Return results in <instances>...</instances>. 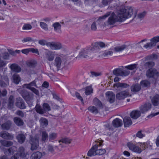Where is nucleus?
Returning a JSON list of instances; mask_svg holds the SVG:
<instances>
[{"label": "nucleus", "instance_id": "obj_1", "mask_svg": "<svg viewBox=\"0 0 159 159\" xmlns=\"http://www.w3.org/2000/svg\"><path fill=\"white\" fill-rule=\"evenodd\" d=\"M137 11L134 9L132 7H127L126 8H122L118 12L117 16L114 12L111 14L110 12H107L105 15L99 18V19H103L106 18L110 15L107 20L108 25H113L116 22H122L126 19L132 16L133 19L135 18L137 14Z\"/></svg>", "mask_w": 159, "mask_h": 159}, {"label": "nucleus", "instance_id": "obj_2", "mask_svg": "<svg viewBox=\"0 0 159 159\" xmlns=\"http://www.w3.org/2000/svg\"><path fill=\"white\" fill-rule=\"evenodd\" d=\"M95 142L97 143L95 144L89 151L87 153L88 156H94L96 155H102L106 153V150L105 149L98 148L99 146L100 147L102 145L103 141L98 140Z\"/></svg>", "mask_w": 159, "mask_h": 159}, {"label": "nucleus", "instance_id": "obj_3", "mask_svg": "<svg viewBox=\"0 0 159 159\" xmlns=\"http://www.w3.org/2000/svg\"><path fill=\"white\" fill-rule=\"evenodd\" d=\"M35 108L36 111L38 113L45 116H48L46 112L51 110L50 107L47 103H44L43 105V107L40 105H37Z\"/></svg>", "mask_w": 159, "mask_h": 159}, {"label": "nucleus", "instance_id": "obj_4", "mask_svg": "<svg viewBox=\"0 0 159 159\" xmlns=\"http://www.w3.org/2000/svg\"><path fill=\"white\" fill-rule=\"evenodd\" d=\"M39 137L36 134L34 136H30L29 143L31 145L30 150L34 151L37 149L39 146Z\"/></svg>", "mask_w": 159, "mask_h": 159}, {"label": "nucleus", "instance_id": "obj_5", "mask_svg": "<svg viewBox=\"0 0 159 159\" xmlns=\"http://www.w3.org/2000/svg\"><path fill=\"white\" fill-rule=\"evenodd\" d=\"M18 91L28 104L33 99L34 95L32 93H30L25 89L19 90Z\"/></svg>", "mask_w": 159, "mask_h": 159}, {"label": "nucleus", "instance_id": "obj_6", "mask_svg": "<svg viewBox=\"0 0 159 159\" xmlns=\"http://www.w3.org/2000/svg\"><path fill=\"white\" fill-rule=\"evenodd\" d=\"M90 49L89 47H87L82 49L79 52V57L83 58L91 57Z\"/></svg>", "mask_w": 159, "mask_h": 159}, {"label": "nucleus", "instance_id": "obj_7", "mask_svg": "<svg viewBox=\"0 0 159 159\" xmlns=\"http://www.w3.org/2000/svg\"><path fill=\"white\" fill-rule=\"evenodd\" d=\"M137 145V143L132 142H128L127 143V146L130 150L134 152L140 153L142 150Z\"/></svg>", "mask_w": 159, "mask_h": 159}, {"label": "nucleus", "instance_id": "obj_8", "mask_svg": "<svg viewBox=\"0 0 159 159\" xmlns=\"http://www.w3.org/2000/svg\"><path fill=\"white\" fill-rule=\"evenodd\" d=\"M47 46L52 50H58L62 48L61 44L56 42H48L47 44Z\"/></svg>", "mask_w": 159, "mask_h": 159}, {"label": "nucleus", "instance_id": "obj_9", "mask_svg": "<svg viewBox=\"0 0 159 159\" xmlns=\"http://www.w3.org/2000/svg\"><path fill=\"white\" fill-rule=\"evenodd\" d=\"M114 75L117 76H126L129 74L130 72L128 70H125L121 68H117L114 70Z\"/></svg>", "mask_w": 159, "mask_h": 159}, {"label": "nucleus", "instance_id": "obj_10", "mask_svg": "<svg viewBox=\"0 0 159 159\" xmlns=\"http://www.w3.org/2000/svg\"><path fill=\"white\" fill-rule=\"evenodd\" d=\"M128 96H131V95L129 91L127 90L120 92L116 95V99L119 100H123Z\"/></svg>", "mask_w": 159, "mask_h": 159}, {"label": "nucleus", "instance_id": "obj_11", "mask_svg": "<svg viewBox=\"0 0 159 159\" xmlns=\"http://www.w3.org/2000/svg\"><path fill=\"white\" fill-rule=\"evenodd\" d=\"M103 131L105 134L110 135L114 132V129L111 124L109 123H107L104 126Z\"/></svg>", "mask_w": 159, "mask_h": 159}, {"label": "nucleus", "instance_id": "obj_12", "mask_svg": "<svg viewBox=\"0 0 159 159\" xmlns=\"http://www.w3.org/2000/svg\"><path fill=\"white\" fill-rule=\"evenodd\" d=\"M153 105L154 106L158 105L159 101V95H156L154 96L151 99ZM159 114V111L155 114H152L148 116V118H152Z\"/></svg>", "mask_w": 159, "mask_h": 159}, {"label": "nucleus", "instance_id": "obj_13", "mask_svg": "<svg viewBox=\"0 0 159 159\" xmlns=\"http://www.w3.org/2000/svg\"><path fill=\"white\" fill-rule=\"evenodd\" d=\"M47 52H45V57L48 61H52L54 59L55 55V52H53L47 50Z\"/></svg>", "mask_w": 159, "mask_h": 159}, {"label": "nucleus", "instance_id": "obj_14", "mask_svg": "<svg viewBox=\"0 0 159 159\" xmlns=\"http://www.w3.org/2000/svg\"><path fill=\"white\" fill-rule=\"evenodd\" d=\"M0 136L7 140H12L14 138L13 134L5 131H2L0 133Z\"/></svg>", "mask_w": 159, "mask_h": 159}, {"label": "nucleus", "instance_id": "obj_15", "mask_svg": "<svg viewBox=\"0 0 159 159\" xmlns=\"http://www.w3.org/2000/svg\"><path fill=\"white\" fill-rule=\"evenodd\" d=\"M151 108V104L149 103H147L142 105L139 107L140 111L142 113H144Z\"/></svg>", "mask_w": 159, "mask_h": 159}, {"label": "nucleus", "instance_id": "obj_16", "mask_svg": "<svg viewBox=\"0 0 159 159\" xmlns=\"http://www.w3.org/2000/svg\"><path fill=\"white\" fill-rule=\"evenodd\" d=\"M106 95L107 98L110 103H112L114 102L115 100V94L113 92L110 91L107 92L106 93Z\"/></svg>", "mask_w": 159, "mask_h": 159}, {"label": "nucleus", "instance_id": "obj_17", "mask_svg": "<svg viewBox=\"0 0 159 159\" xmlns=\"http://www.w3.org/2000/svg\"><path fill=\"white\" fill-rule=\"evenodd\" d=\"M141 115L140 111L135 110L132 111L130 114V116L134 119H136L139 117Z\"/></svg>", "mask_w": 159, "mask_h": 159}, {"label": "nucleus", "instance_id": "obj_18", "mask_svg": "<svg viewBox=\"0 0 159 159\" xmlns=\"http://www.w3.org/2000/svg\"><path fill=\"white\" fill-rule=\"evenodd\" d=\"M112 124L113 126L116 128H118L121 126L123 125L122 121L121 120L116 118L113 120Z\"/></svg>", "mask_w": 159, "mask_h": 159}, {"label": "nucleus", "instance_id": "obj_19", "mask_svg": "<svg viewBox=\"0 0 159 159\" xmlns=\"http://www.w3.org/2000/svg\"><path fill=\"white\" fill-rule=\"evenodd\" d=\"M16 105L17 107L20 109H24L26 108L25 103L21 99L17 100Z\"/></svg>", "mask_w": 159, "mask_h": 159}, {"label": "nucleus", "instance_id": "obj_20", "mask_svg": "<svg viewBox=\"0 0 159 159\" xmlns=\"http://www.w3.org/2000/svg\"><path fill=\"white\" fill-rule=\"evenodd\" d=\"M16 154H18L19 157H26L28 153H25L24 148L23 147L21 146L18 149V153Z\"/></svg>", "mask_w": 159, "mask_h": 159}, {"label": "nucleus", "instance_id": "obj_21", "mask_svg": "<svg viewBox=\"0 0 159 159\" xmlns=\"http://www.w3.org/2000/svg\"><path fill=\"white\" fill-rule=\"evenodd\" d=\"M61 63V58L59 57H56L54 60V65L58 70L60 68Z\"/></svg>", "mask_w": 159, "mask_h": 159}, {"label": "nucleus", "instance_id": "obj_22", "mask_svg": "<svg viewBox=\"0 0 159 159\" xmlns=\"http://www.w3.org/2000/svg\"><path fill=\"white\" fill-rule=\"evenodd\" d=\"M11 125V121L9 120L5 123L1 124V127L2 129L8 130L10 129Z\"/></svg>", "mask_w": 159, "mask_h": 159}, {"label": "nucleus", "instance_id": "obj_23", "mask_svg": "<svg viewBox=\"0 0 159 159\" xmlns=\"http://www.w3.org/2000/svg\"><path fill=\"white\" fill-rule=\"evenodd\" d=\"M11 70L16 72H19L21 71V68L17 64L13 63L10 66Z\"/></svg>", "mask_w": 159, "mask_h": 159}, {"label": "nucleus", "instance_id": "obj_24", "mask_svg": "<svg viewBox=\"0 0 159 159\" xmlns=\"http://www.w3.org/2000/svg\"><path fill=\"white\" fill-rule=\"evenodd\" d=\"M131 91L133 93L139 92L141 89V86L139 84H136L132 85L131 87Z\"/></svg>", "mask_w": 159, "mask_h": 159}, {"label": "nucleus", "instance_id": "obj_25", "mask_svg": "<svg viewBox=\"0 0 159 159\" xmlns=\"http://www.w3.org/2000/svg\"><path fill=\"white\" fill-rule=\"evenodd\" d=\"M124 125L125 127H128L132 124L131 118L129 117H125L123 119Z\"/></svg>", "mask_w": 159, "mask_h": 159}, {"label": "nucleus", "instance_id": "obj_26", "mask_svg": "<svg viewBox=\"0 0 159 159\" xmlns=\"http://www.w3.org/2000/svg\"><path fill=\"white\" fill-rule=\"evenodd\" d=\"M13 120L15 123L18 126H22L24 124L23 120L18 117H14Z\"/></svg>", "mask_w": 159, "mask_h": 159}, {"label": "nucleus", "instance_id": "obj_27", "mask_svg": "<svg viewBox=\"0 0 159 159\" xmlns=\"http://www.w3.org/2000/svg\"><path fill=\"white\" fill-rule=\"evenodd\" d=\"M42 154L39 152L33 153L31 155L30 159H40L42 156Z\"/></svg>", "mask_w": 159, "mask_h": 159}, {"label": "nucleus", "instance_id": "obj_28", "mask_svg": "<svg viewBox=\"0 0 159 159\" xmlns=\"http://www.w3.org/2000/svg\"><path fill=\"white\" fill-rule=\"evenodd\" d=\"M156 70L149 69L146 72V76L149 78H153L156 73Z\"/></svg>", "mask_w": 159, "mask_h": 159}, {"label": "nucleus", "instance_id": "obj_29", "mask_svg": "<svg viewBox=\"0 0 159 159\" xmlns=\"http://www.w3.org/2000/svg\"><path fill=\"white\" fill-rule=\"evenodd\" d=\"M18 142L22 144L24 142L25 137L23 134H19L16 137Z\"/></svg>", "mask_w": 159, "mask_h": 159}, {"label": "nucleus", "instance_id": "obj_30", "mask_svg": "<svg viewBox=\"0 0 159 159\" xmlns=\"http://www.w3.org/2000/svg\"><path fill=\"white\" fill-rule=\"evenodd\" d=\"M114 85L117 88H126L129 86V84L126 83L120 82L114 84Z\"/></svg>", "mask_w": 159, "mask_h": 159}, {"label": "nucleus", "instance_id": "obj_31", "mask_svg": "<svg viewBox=\"0 0 159 159\" xmlns=\"http://www.w3.org/2000/svg\"><path fill=\"white\" fill-rule=\"evenodd\" d=\"M113 53L111 50L105 51L102 54V57L109 58L112 55Z\"/></svg>", "mask_w": 159, "mask_h": 159}, {"label": "nucleus", "instance_id": "obj_32", "mask_svg": "<svg viewBox=\"0 0 159 159\" xmlns=\"http://www.w3.org/2000/svg\"><path fill=\"white\" fill-rule=\"evenodd\" d=\"M0 142L2 145L6 147L10 146L13 144V143L11 141H6L4 140H1Z\"/></svg>", "mask_w": 159, "mask_h": 159}, {"label": "nucleus", "instance_id": "obj_33", "mask_svg": "<svg viewBox=\"0 0 159 159\" xmlns=\"http://www.w3.org/2000/svg\"><path fill=\"white\" fill-rule=\"evenodd\" d=\"M8 107L9 109L12 108L14 106V98L13 96H10L9 98Z\"/></svg>", "mask_w": 159, "mask_h": 159}, {"label": "nucleus", "instance_id": "obj_34", "mask_svg": "<svg viewBox=\"0 0 159 159\" xmlns=\"http://www.w3.org/2000/svg\"><path fill=\"white\" fill-rule=\"evenodd\" d=\"M90 51L96 52L100 50V48L98 45V43H95L92 44V47H89Z\"/></svg>", "mask_w": 159, "mask_h": 159}, {"label": "nucleus", "instance_id": "obj_35", "mask_svg": "<svg viewBox=\"0 0 159 159\" xmlns=\"http://www.w3.org/2000/svg\"><path fill=\"white\" fill-rule=\"evenodd\" d=\"M99 24L98 21H94L91 24L90 26L91 30L93 31H96L97 30V27Z\"/></svg>", "mask_w": 159, "mask_h": 159}, {"label": "nucleus", "instance_id": "obj_36", "mask_svg": "<svg viewBox=\"0 0 159 159\" xmlns=\"http://www.w3.org/2000/svg\"><path fill=\"white\" fill-rule=\"evenodd\" d=\"M39 121L42 126L46 127L48 125V121L45 118L42 117L40 118Z\"/></svg>", "mask_w": 159, "mask_h": 159}, {"label": "nucleus", "instance_id": "obj_37", "mask_svg": "<svg viewBox=\"0 0 159 159\" xmlns=\"http://www.w3.org/2000/svg\"><path fill=\"white\" fill-rule=\"evenodd\" d=\"M53 26L54 27V30L56 31L58 33L61 32V25L59 23H55L53 25Z\"/></svg>", "mask_w": 159, "mask_h": 159}, {"label": "nucleus", "instance_id": "obj_38", "mask_svg": "<svg viewBox=\"0 0 159 159\" xmlns=\"http://www.w3.org/2000/svg\"><path fill=\"white\" fill-rule=\"evenodd\" d=\"M4 80H4L0 81V86H1L5 87L9 84V80L7 77L4 78Z\"/></svg>", "mask_w": 159, "mask_h": 159}, {"label": "nucleus", "instance_id": "obj_39", "mask_svg": "<svg viewBox=\"0 0 159 159\" xmlns=\"http://www.w3.org/2000/svg\"><path fill=\"white\" fill-rule=\"evenodd\" d=\"M48 133L46 131H43L41 135V141L45 143L48 139Z\"/></svg>", "mask_w": 159, "mask_h": 159}, {"label": "nucleus", "instance_id": "obj_40", "mask_svg": "<svg viewBox=\"0 0 159 159\" xmlns=\"http://www.w3.org/2000/svg\"><path fill=\"white\" fill-rule=\"evenodd\" d=\"M128 46L125 45H123L120 46L115 47L114 48L116 52H120L128 48Z\"/></svg>", "mask_w": 159, "mask_h": 159}, {"label": "nucleus", "instance_id": "obj_41", "mask_svg": "<svg viewBox=\"0 0 159 159\" xmlns=\"http://www.w3.org/2000/svg\"><path fill=\"white\" fill-rule=\"evenodd\" d=\"M14 152V150L12 147H11L8 149L5 150L4 153L6 155H12Z\"/></svg>", "mask_w": 159, "mask_h": 159}, {"label": "nucleus", "instance_id": "obj_42", "mask_svg": "<svg viewBox=\"0 0 159 159\" xmlns=\"http://www.w3.org/2000/svg\"><path fill=\"white\" fill-rule=\"evenodd\" d=\"M13 78L14 82L16 84H18L20 81V77L17 74H15L13 75Z\"/></svg>", "mask_w": 159, "mask_h": 159}, {"label": "nucleus", "instance_id": "obj_43", "mask_svg": "<svg viewBox=\"0 0 159 159\" xmlns=\"http://www.w3.org/2000/svg\"><path fill=\"white\" fill-rule=\"evenodd\" d=\"M93 89L91 86L87 87L85 89V93L86 95H89L93 93Z\"/></svg>", "mask_w": 159, "mask_h": 159}, {"label": "nucleus", "instance_id": "obj_44", "mask_svg": "<svg viewBox=\"0 0 159 159\" xmlns=\"http://www.w3.org/2000/svg\"><path fill=\"white\" fill-rule=\"evenodd\" d=\"M154 65V63L152 61H148L145 63L144 64V66L145 68L147 69L148 68H152Z\"/></svg>", "mask_w": 159, "mask_h": 159}, {"label": "nucleus", "instance_id": "obj_45", "mask_svg": "<svg viewBox=\"0 0 159 159\" xmlns=\"http://www.w3.org/2000/svg\"><path fill=\"white\" fill-rule=\"evenodd\" d=\"M88 110L91 112L97 114L98 112V110L96 107L90 106L88 108Z\"/></svg>", "mask_w": 159, "mask_h": 159}, {"label": "nucleus", "instance_id": "obj_46", "mask_svg": "<svg viewBox=\"0 0 159 159\" xmlns=\"http://www.w3.org/2000/svg\"><path fill=\"white\" fill-rule=\"evenodd\" d=\"M2 57L4 60H9L10 57V54L7 52H4L2 54Z\"/></svg>", "mask_w": 159, "mask_h": 159}, {"label": "nucleus", "instance_id": "obj_47", "mask_svg": "<svg viewBox=\"0 0 159 159\" xmlns=\"http://www.w3.org/2000/svg\"><path fill=\"white\" fill-rule=\"evenodd\" d=\"M93 102L96 106L100 107H102V103L98 98H95L93 100Z\"/></svg>", "mask_w": 159, "mask_h": 159}, {"label": "nucleus", "instance_id": "obj_48", "mask_svg": "<svg viewBox=\"0 0 159 159\" xmlns=\"http://www.w3.org/2000/svg\"><path fill=\"white\" fill-rule=\"evenodd\" d=\"M26 88L29 89L37 95H39V92L38 90L30 86H26Z\"/></svg>", "mask_w": 159, "mask_h": 159}, {"label": "nucleus", "instance_id": "obj_49", "mask_svg": "<svg viewBox=\"0 0 159 159\" xmlns=\"http://www.w3.org/2000/svg\"><path fill=\"white\" fill-rule=\"evenodd\" d=\"M140 84L143 87H147L150 86V83L147 80H144L140 82Z\"/></svg>", "mask_w": 159, "mask_h": 159}, {"label": "nucleus", "instance_id": "obj_50", "mask_svg": "<svg viewBox=\"0 0 159 159\" xmlns=\"http://www.w3.org/2000/svg\"><path fill=\"white\" fill-rule=\"evenodd\" d=\"M37 62L35 61H31L27 63V66L30 67H34L35 66Z\"/></svg>", "mask_w": 159, "mask_h": 159}, {"label": "nucleus", "instance_id": "obj_51", "mask_svg": "<svg viewBox=\"0 0 159 159\" xmlns=\"http://www.w3.org/2000/svg\"><path fill=\"white\" fill-rule=\"evenodd\" d=\"M57 148V146H55L54 147L51 144H49L48 146V151L52 153H53L54 152V148Z\"/></svg>", "mask_w": 159, "mask_h": 159}, {"label": "nucleus", "instance_id": "obj_52", "mask_svg": "<svg viewBox=\"0 0 159 159\" xmlns=\"http://www.w3.org/2000/svg\"><path fill=\"white\" fill-rule=\"evenodd\" d=\"M57 137V134L55 133L50 134L49 136V141H51L56 139Z\"/></svg>", "mask_w": 159, "mask_h": 159}, {"label": "nucleus", "instance_id": "obj_53", "mask_svg": "<svg viewBox=\"0 0 159 159\" xmlns=\"http://www.w3.org/2000/svg\"><path fill=\"white\" fill-rule=\"evenodd\" d=\"M150 41L154 43L153 45L155 46L156 43L159 42V36L155 37L150 40Z\"/></svg>", "mask_w": 159, "mask_h": 159}, {"label": "nucleus", "instance_id": "obj_54", "mask_svg": "<svg viewBox=\"0 0 159 159\" xmlns=\"http://www.w3.org/2000/svg\"><path fill=\"white\" fill-rule=\"evenodd\" d=\"M137 64H131L130 65H128L125 66V68L128 69L132 70L137 68Z\"/></svg>", "mask_w": 159, "mask_h": 159}, {"label": "nucleus", "instance_id": "obj_55", "mask_svg": "<svg viewBox=\"0 0 159 159\" xmlns=\"http://www.w3.org/2000/svg\"><path fill=\"white\" fill-rule=\"evenodd\" d=\"M22 42L24 43L26 42H34V40L30 37H26L22 40Z\"/></svg>", "mask_w": 159, "mask_h": 159}, {"label": "nucleus", "instance_id": "obj_56", "mask_svg": "<svg viewBox=\"0 0 159 159\" xmlns=\"http://www.w3.org/2000/svg\"><path fill=\"white\" fill-rule=\"evenodd\" d=\"M71 140L70 139L65 138L62 139L61 140H59V142L60 143V142H61L63 143L67 144L70 143H71Z\"/></svg>", "mask_w": 159, "mask_h": 159}, {"label": "nucleus", "instance_id": "obj_57", "mask_svg": "<svg viewBox=\"0 0 159 159\" xmlns=\"http://www.w3.org/2000/svg\"><path fill=\"white\" fill-rule=\"evenodd\" d=\"M32 26L29 24H25L22 27V29L24 30H29L32 29Z\"/></svg>", "mask_w": 159, "mask_h": 159}, {"label": "nucleus", "instance_id": "obj_58", "mask_svg": "<svg viewBox=\"0 0 159 159\" xmlns=\"http://www.w3.org/2000/svg\"><path fill=\"white\" fill-rule=\"evenodd\" d=\"M37 80H35L31 82H30L29 84H26L25 85L26 86H34L36 88H38V87L36 84V81Z\"/></svg>", "mask_w": 159, "mask_h": 159}, {"label": "nucleus", "instance_id": "obj_59", "mask_svg": "<svg viewBox=\"0 0 159 159\" xmlns=\"http://www.w3.org/2000/svg\"><path fill=\"white\" fill-rule=\"evenodd\" d=\"M154 43L151 42L150 43H147L144 46V47L146 49L151 48L153 47L154 46L153 45Z\"/></svg>", "mask_w": 159, "mask_h": 159}, {"label": "nucleus", "instance_id": "obj_60", "mask_svg": "<svg viewBox=\"0 0 159 159\" xmlns=\"http://www.w3.org/2000/svg\"><path fill=\"white\" fill-rule=\"evenodd\" d=\"M145 136V134L143 133L142 131H139L136 134V136L140 138H142Z\"/></svg>", "mask_w": 159, "mask_h": 159}, {"label": "nucleus", "instance_id": "obj_61", "mask_svg": "<svg viewBox=\"0 0 159 159\" xmlns=\"http://www.w3.org/2000/svg\"><path fill=\"white\" fill-rule=\"evenodd\" d=\"M40 26L43 29L45 30H48V25L44 22H41L40 24Z\"/></svg>", "mask_w": 159, "mask_h": 159}, {"label": "nucleus", "instance_id": "obj_62", "mask_svg": "<svg viewBox=\"0 0 159 159\" xmlns=\"http://www.w3.org/2000/svg\"><path fill=\"white\" fill-rule=\"evenodd\" d=\"M30 51L32 52L39 55V53L38 49H35L34 48H30Z\"/></svg>", "mask_w": 159, "mask_h": 159}, {"label": "nucleus", "instance_id": "obj_63", "mask_svg": "<svg viewBox=\"0 0 159 159\" xmlns=\"http://www.w3.org/2000/svg\"><path fill=\"white\" fill-rule=\"evenodd\" d=\"M7 64V62L6 61L3 60H0V68L5 67Z\"/></svg>", "mask_w": 159, "mask_h": 159}, {"label": "nucleus", "instance_id": "obj_64", "mask_svg": "<svg viewBox=\"0 0 159 159\" xmlns=\"http://www.w3.org/2000/svg\"><path fill=\"white\" fill-rule=\"evenodd\" d=\"M48 42L46 41V40L44 39L40 40L38 41L39 43L42 46L46 45L47 46Z\"/></svg>", "mask_w": 159, "mask_h": 159}]
</instances>
